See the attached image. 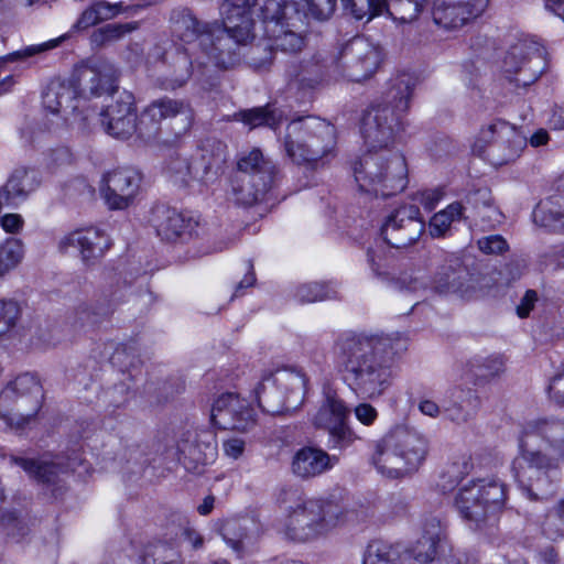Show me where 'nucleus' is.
Returning <instances> with one entry per match:
<instances>
[{
  "instance_id": "25",
  "label": "nucleus",
  "mask_w": 564,
  "mask_h": 564,
  "mask_svg": "<svg viewBox=\"0 0 564 564\" xmlns=\"http://www.w3.org/2000/svg\"><path fill=\"white\" fill-rule=\"evenodd\" d=\"M135 120L137 116L130 95H126L124 98L108 106L100 113V122L105 127L106 132L119 139H126L133 132L139 133V122L137 123Z\"/></svg>"
},
{
  "instance_id": "32",
  "label": "nucleus",
  "mask_w": 564,
  "mask_h": 564,
  "mask_svg": "<svg viewBox=\"0 0 564 564\" xmlns=\"http://www.w3.org/2000/svg\"><path fill=\"white\" fill-rule=\"evenodd\" d=\"M367 260L372 273L378 279L383 282H392L401 291L419 292L426 289V282L423 278L405 274L395 280L392 279L383 252L379 249L369 248Z\"/></svg>"
},
{
  "instance_id": "11",
  "label": "nucleus",
  "mask_w": 564,
  "mask_h": 564,
  "mask_svg": "<svg viewBox=\"0 0 564 564\" xmlns=\"http://www.w3.org/2000/svg\"><path fill=\"white\" fill-rule=\"evenodd\" d=\"M43 392L39 379L23 373L0 392V417L10 426L22 427L42 405Z\"/></svg>"
},
{
  "instance_id": "5",
  "label": "nucleus",
  "mask_w": 564,
  "mask_h": 564,
  "mask_svg": "<svg viewBox=\"0 0 564 564\" xmlns=\"http://www.w3.org/2000/svg\"><path fill=\"white\" fill-rule=\"evenodd\" d=\"M415 79L400 74L391 80L384 100L371 106L362 116L360 133L367 149L392 148L403 130V117L410 107Z\"/></svg>"
},
{
  "instance_id": "42",
  "label": "nucleus",
  "mask_w": 564,
  "mask_h": 564,
  "mask_svg": "<svg viewBox=\"0 0 564 564\" xmlns=\"http://www.w3.org/2000/svg\"><path fill=\"white\" fill-rule=\"evenodd\" d=\"M138 26L137 22L107 24L95 30L90 40L94 45L104 46L122 39L126 34L137 30Z\"/></svg>"
},
{
  "instance_id": "55",
  "label": "nucleus",
  "mask_w": 564,
  "mask_h": 564,
  "mask_svg": "<svg viewBox=\"0 0 564 564\" xmlns=\"http://www.w3.org/2000/svg\"><path fill=\"white\" fill-rule=\"evenodd\" d=\"M100 19L98 15V11L96 9L95 3H91L87 9H85L77 21L72 26L74 31H84L87 30L98 23H100Z\"/></svg>"
},
{
  "instance_id": "6",
  "label": "nucleus",
  "mask_w": 564,
  "mask_h": 564,
  "mask_svg": "<svg viewBox=\"0 0 564 564\" xmlns=\"http://www.w3.org/2000/svg\"><path fill=\"white\" fill-rule=\"evenodd\" d=\"M352 172L359 189L376 196L394 195L408 184L405 158L393 148L367 149L355 161Z\"/></svg>"
},
{
  "instance_id": "39",
  "label": "nucleus",
  "mask_w": 564,
  "mask_h": 564,
  "mask_svg": "<svg viewBox=\"0 0 564 564\" xmlns=\"http://www.w3.org/2000/svg\"><path fill=\"white\" fill-rule=\"evenodd\" d=\"M247 520L226 519L217 523V531L223 540L236 552H241L247 538Z\"/></svg>"
},
{
  "instance_id": "3",
  "label": "nucleus",
  "mask_w": 564,
  "mask_h": 564,
  "mask_svg": "<svg viewBox=\"0 0 564 564\" xmlns=\"http://www.w3.org/2000/svg\"><path fill=\"white\" fill-rule=\"evenodd\" d=\"M334 350L345 382L356 395L377 399L390 387V358L379 339L346 333L337 338Z\"/></svg>"
},
{
  "instance_id": "27",
  "label": "nucleus",
  "mask_w": 564,
  "mask_h": 564,
  "mask_svg": "<svg viewBox=\"0 0 564 564\" xmlns=\"http://www.w3.org/2000/svg\"><path fill=\"white\" fill-rule=\"evenodd\" d=\"M151 221L158 236L167 241L191 237L196 226L191 218L186 219L176 209L165 206H158L153 209Z\"/></svg>"
},
{
  "instance_id": "14",
  "label": "nucleus",
  "mask_w": 564,
  "mask_h": 564,
  "mask_svg": "<svg viewBox=\"0 0 564 564\" xmlns=\"http://www.w3.org/2000/svg\"><path fill=\"white\" fill-rule=\"evenodd\" d=\"M545 65L543 46L536 41L525 37L509 47L501 68L509 80L525 87L541 76Z\"/></svg>"
},
{
  "instance_id": "60",
  "label": "nucleus",
  "mask_w": 564,
  "mask_h": 564,
  "mask_svg": "<svg viewBox=\"0 0 564 564\" xmlns=\"http://www.w3.org/2000/svg\"><path fill=\"white\" fill-rule=\"evenodd\" d=\"M355 415L360 423L371 425L376 421L378 412L371 404L360 403L355 408Z\"/></svg>"
},
{
  "instance_id": "37",
  "label": "nucleus",
  "mask_w": 564,
  "mask_h": 564,
  "mask_svg": "<svg viewBox=\"0 0 564 564\" xmlns=\"http://www.w3.org/2000/svg\"><path fill=\"white\" fill-rule=\"evenodd\" d=\"M265 32L272 37V50L276 48L285 53H296L304 46V39L302 35L290 31L283 30V22L280 20L279 25L274 28V23H265Z\"/></svg>"
},
{
  "instance_id": "35",
  "label": "nucleus",
  "mask_w": 564,
  "mask_h": 564,
  "mask_svg": "<svg viewBox=\"0 0 564 564\" xmlns=\"http://www.w3.org/2000/svg\"><path fill=\"white\" fill-rule=\"evenodd\" d=\"M533 221L549 230L564 232V199L561 203L542 202L532 213Z\"/></svg>"
},
{
  "instance_id": "46",
  "label": "nucleus",
  "mask_w": 564,
  "mask_h": 564,
  "mask_svg": "<svg viewBox=\"0 0 564 564\" xmlns=\"http://www.w3.org/2000/svg\"><path fill=\"white\" fill-rule=\"evenodd\" d=\"M236 117L251 129L260 126L275 128L278 124V119L274 111L269 110L268 107L243 110L237 113Z\"/></svg>"
},
{
  "instance_id": "2",
  "label": "nucleus",
  "mask_w": 564,
  "mask_h": 564,
  "mask_svg": "<svg viewBox=\"0 0 564 564\" xmlns=\"http://www.w3.org/2000/svg\"><path fill=\"white\" fill-rule=\"evenodd\" d=\"M518 442L517 481L529 499H547L556 490L564 463V417L544 415L525 421Z\"/></svg>"
},
{
  "instance_id": "9",
  "label": "nucleus",
  "mask_w": 564,
  "mask_h": 564,
  "mask_svg": "<svg viewBox=\"0 0 564 564\" xmlns=\"http://www.w3.org/2000/svg\"><path fill=\"white\" fill-rule=\"evenodd\" d=\"M278 175L275 164L259 149L251 150L238 161V173L231 191L237 204L251 206L261 200L273 186Z\"/></svg>"
},
{
  "instance_id": "8",
  "label": "nucleus",
  "mask_w": 564,
  "mask_h": 564,
  "mask_svg": "<svg viewBox=\"0 0 564 564\" xmlns=\"http://www.w3.org/2000/svg\"><path fill=\"white\" fill-rule=\"evenodd\" d=\"M426 453V441L417 432L397 426L378 442L372 460L379 473L398 478L416 469Z\"/></svg>"
},
{
  "instance_id": "12",
  "label": "nucleus",
  "mask_w": 564,
  "mask_h": 564,
  "mask_svg": "<svg viewBox=\"0 0 564 564\" xmlns=\"http://www.w3.org/2000/svg\"><path fill=\"white\" fill-rule=\"evenodd\" d=\"M305 378L294 370H278L262 377L254 389L259 406L269 413L294 410L303 401Z\"/></svg>"
},
{
  "instance_id": "58",
  "label": "nucleus",
  "mask_w": 564,
  "mask_h": 564,
  "mask_svg": "<svg viewBox=\"0 0 564 564\" xmlns=\"http://www.w3.org/2000/svg\"><path fill=\"white\" fill-rule=\"evenodd\" d=\"M246 447V442L243 438L240 437H229L228 440L224 441L223 443V449L226 456L238 459L242 456Z\"/></svg>"
},
{
  "instance_id": "13",
  "label": "nucleus",
  "mask_w": 564,
  "mask_h": 564,
  "mask_svg": "<svg viewBox=\"0 0 564 564\" xmlns=\"http://www.w3.org/2000/svg\"><path fill=\"white\" fill-rule=\"evenodd\" d=\"M506 498L505 484L495 478L478 479L459 489L455 503L466 521L479 525L502 509Z\"/></svg>"
},
{
  "instance_id": "48",
  "label": "nucleus",
  "mask_w": 564,
  "mask_h": 564,
  "mask_svg": "<svg viewBox=\"0 0 564 564\" xmlns=\"http://www.w3.org/2000/svg\"><path fill=\"white\" fill-rule=\"evenodd\" d=\"M21 316V307L17 301L0 300V338L11 332Z\"/></svg>"
},
{
  "instance_id": "40",
  "label": "nucleus",
  "mask_w": 564,
  "mask_h": 564,
  "mask_svg": "<svg viewBox=\"0 0 564 564\" xmlns=\"http://www.w3.org/2000/svg\"><path fill=\"white\" fill-rule=\"evenodd\" d=\"M464 207L460 203L449 204L445 209L436 213L430 220V235L433 238L443 237L451 228V225L463 216Z\"/></svg>"
},
{
  "instance_id": "63",
  "label": "nucleus",
  "mask_w": 564,
  "mask_h": 564,
  "mask_svg": "<svg viewBox=\"0 0 564 564\" xmlns=\"http://www.w3.org/2000/svg\"><path fill=\"white\" fill-rule=\"evenodd\" d=\"M419 410L422 414L433 419L438 417L442 413L441 406L430 399H422L419 403Z\"/></svg>"
},
{
  "instance_id": "34",
  "label": "nucleus",
  "mask_w": 564,
  "mask_h": 564,
  "mask_svg": "<svg viewBox=\"0 0 564 564\" xmlns=\"http://www.w3.org/2000/svg\"><path fill=\"white\" fill-rule=\"evenodd\" d=\"M349 409L345 402L335 392L327 391L318 410L313 415L312 422L316 427L326 430L339 422L347 421Z\"/></svg>"
},
{
  "instance_id": "51",
  "label": "nucleus",
  "mask_w": 564,
  "mask_h": 564,
  "mask_svg": "<svg viewBox=\"0 0 564 564\" xmlns=\"http://www.w3.org/2000/svg\"><path fill=\"white\" fill-rule=\"evenodd\" d=\"M249 65L257 69H265L273 58L272 45L269 42L252 46L247 54Z\"/></svg>"
},
{
  "instance_id": "23",
  "label": "nucleus",
  "mask_w": 564,
  "mask_h": 564,
  "mask_svg": "<svg viewBox=\"0 0 564 564\" xmlns=\"http://www.w3.org/2000/svg\"><path fill=\"white\" fill-rule=\"evenodd\" d=\"M489 0H435L433 21L446 29L456 30L480 17Z\"/></svg>"
},
{
  "instance_id": "29",
  "label": "nucleus",
  "mask_w": 564,
  "mask_h": 564,
  "mask_svg": "<svg viewBox=\"0 0 564 564\" xmlns=\"http://www.w3.org/2000/svg\"><path fill=\"white\" fill-rule=\"evenodd\" d=\"M40 183L37 171L26 167L14 170L0 192V204H17L24 200Z\"/></svg>"
},
{
  "instance_id": "15",
  "label": "nucleus",
  "mask_w": 564,
  "mask_h": 564,
  "mask_svg": "<svg viewBox=\"0 0 564 564\" xmlns=\"http://www.w3.org/2000/svg\"><path fill=\"white\" fill-rule=\"evenodd\" d=\"M210 421L220 430L248 433L257 424V413L247 399L226 392L214 401Z\"/></svg>"
},
{
  "instance_id": "53",
  "label": "nucleus",
  "mask_w": 564,
  "mask_h": 564,
  "mask_svg": "<svg viewBox=\"0 0 564 564\" xmlns=\"http://www.w3.org/2000/svg\"><path fill=\"white\" fill-rule=\"evenodd\" d=\"M62 39L63 37H58V39L51 40V41H47L42 44L30 45L22 51H17L14 53L9 54L7 56V61H17L19 58H26V57H31L33 55L46 52L48 50H52V48L58 46Z\"/></svg>"
},
{
  "instance_id": "1",
  "label": "nucleus",
  "mask_w": 564,
  "mask_h": 564,
  "mask_svg": "<svg viewBox=\"0 0 564 564\" xmlns=\"http://www.w3.org/2000/svg\"><path fill=\"white\" fill-rule=\"evenodd\" d=\"M221 24L217 21L210 23L199 22L188 9H175L171 13L173 33L183 42H197L199 53L194 61L185 55L180 57L178 64L184 72L173 75L162 83L164 89L182 87L189 78L187 65L207 66L212 64L219 68H229L239 61L240 50L247 45L251 37V22L246 10L225 1L220 7Z\"/></svg>"
},
{
  "instance_id": "57",
  "label": "nucleus",
  "mask_w": 564,
  "mask_h": 564,
  "mask_svg": "<svg viewBox=\"0 0 564 564\" xmlns=\"http://www.w3.org/2000/svg\"><path fill=\"white\" fill-rule=\"evenodd\" d=\"M547 393L557 404H564V371L556 373L550 381Z\"/></svg>"
},
{
  "instance_id": "61",
  "label": "nucleus",
  "mask_w": 564,
  "mask_h": 564,
  "mask_svg": "<svg viewBox=\"0 0 564 564\" xmlns=\"http://www.w3.org/2000/svg\"><path fill=\"white\" fill-rule=\"evenodd\" d=\"M180 538L187 542L193 550H200L205 543L203 535L188 525L181 529Z\"/></svg>"
},
{
  "instance_id": "20",
  "label": "nucleus",
  "mask_w": 564,
  "mask_h": 564,
  "mask_svg": "<svg viewBox=\"0 0 564 564\" xmlns=\"http://www.w3.org/2000/svg\"><path fill=\"white\" fill-rule=\"evenodd\" d=\"M446 539L442 521L436 516H427L422 523V535L413 547L414 557L421 563L459 564L454 555L445 554Z\"/></svg>"
},
{
  "instance_id": "36",
  "label": "nucleus",
  "mask_w": 564,
  "mask_h": 564,
  "mask_svg": "<svg viewBox=\"0 0 564 564\" xmlns=\"http://www.w3.org/2000/svg\"><path fill=\"white\" fill-rule=\"evenodd\" d=\"M141 564H186L175 542L158 541L149 545Z\"/></svg>"
},
{
  "instance_id": "7",
  "label": "nucleus",
  "mask_w": 564,
  "mask_h": 564,
  "mask_svg": "<svg viewBox=\"0 0 564 564\" xmlns=\"http://www.w3.org/2000/svg\"><path fill=\"white\" fill-rule=\"evenodd\" d=\"M336 143L333 124L319 118L307 117L288 124L284 149L295 164L317 169L335 156Z\"/></svg>"
},
{
  "instance_id": "24",
  "label": "nucleus",
  "mask_w": 564,
  "mask_h": 564,
  "mask_svg": "<svg viewBox=\"0 0 564 564\" xmlns=\"http://www.w3.org/2000/svg\"><path fill=\"white\" fill-rule=\"evenodd\" d=\"M433 289L440 294L473 297L478 290V276L460 264L443 267L435 275Z\"/></svg>"
},
{
  "instance_id": "26",
  "label": "nucleus",
  "mask_w": 564,
  "mask_h": 564,
  "mask_svg": "<svg viewBox=\"0 0 564 564\" xmlns=\"http://www.w3.org/2000/svg\"><path fill=\"white\" fill-rule=\"evenodd\" d=\"M337 463V456L329 455L317 447L305 446L294 454L291 467L295 476L302 479H311L327 473Z\"/></svg>"
},
{
  "instance_id": "45",
  "label": "nucleus",
  "mask_w": 564,
  "mask_h": 564,
  "mask_svg": "<svg viewBox=\"0 0 564 564\" xmlns=\"http://www.w3.org/2000/svg\"><path fill=\"white\" fill-rule=\"evenodd\" d=\"M165 175L180 187L193 185L191 174V161L185 158H171L165 165Z\"/></svg>"
},
{
  "instance_id": "33",
  "label": "nucleus",
  "mask_w": 564,
  "mask_h": 564,
  "mask_svg": "<svg viewBox=\"0 0 564 564\" xmlns=\"http://www.w3.org/2000/svg\"><path fill=\"white\" fill-rule=\"evenodd\" d=\"M13 462L23 468L30 477L51 488L54 498L62 496L64 487L59 484L62 468L55 463H47L23 457H14Z\"/></svg>"
},
{
  "instance_id": "54",
  "label": "nucleus",
  "mask_w": 564,
  "mask_h": 564,
  "mask_svg": "<svg viewBox=\"0 0 564 564\" xmlns=\"http://www.w3.org/2000/svg\"><path fill=\"white\" fill-rule=\"evenodd\" d=\"M477 245L482 252L488 254H499L508 249L507 241L499 235L482 237Z\"/></svg>"
},
{
  "instance_id": "4",
  "label": "nucleus",
  "mask_w": 564,
  "mask_h": 564,
  "mask_svg": "<svg viewBox=\"0 0 564 564\" xmlns=\"http://www.w3.org/2000/svg\"><path fill=\"white\" fill-rule=\"evenodd\" d=\"M286 512L285 539L305 543L327 535L347 521L348 509L334 499H307L299 489H283L278 498Z\"/></svg>"
},
{
  "instance_id": "21",
  "label": "nucleus",
  "mask_w": 564,
  "mask_h": 564,
  "mask_svg": "<svg viewBox=\"0 0 564 564\" xmlns=\"http://www.w3.org/2000/svg\"><path fill=\"white\" fill-rule=\"evenodd\" d=\"M141 175L130 167L117 169L104 175L101 195L111 209L127 208L137 196Z\"/></svg>"
},
{
  "instance_id": "41",
  "label": "nucleus",
  "mask_w": 564,
  "mask_h": 564,
  "mask_svg": "<svg viewBox=\"0 0 564 564\" xmlns=\"http://www.w3.org/2000/svg\"><path fill=\"white\" fill-rule=\"evenodd\" d=\"M24 249L21 240L11 238L0 245V279L14 270L22 261Z\"/></svg>"
},
{
  "instance_id": "10",
  "label": "nucleus",
  "mask_w": 564,
  "mask_h": 564,
  "mask_svg": "<svg viewBox=\"0 0 564 564\" xmlns=\"http://www.w3.org/2000/svg\"><path fill=\"white\" fill-rule=\"evenodd\" d=\"M525 145L527 139L513 126L496 120L479 130L473 152L498 167L516 162Z\"/></svg>"
},
{
  "instance_id": "18",
  "label": "nucleus",
  "mask_w": 564,
  "mask_h": 564,
  "mask_svg": "<svg viewBox=\"0 0 564 564\" xmlns=\"http://www.w3.org/2000/svg\"><path fill=\"white\" fill-rule=\"evenodd\" d=\"M381 52L368 39L356 36L340 51L338 63L344 75L352 82L369 78L378 68Z\"/></svg>"
},
{
  "instance_id": "43",
  "label": "nucleus",
  "mask_w": 564,
  "mask_h": 564,
  "mask_svg": "<svg viewBox=\"0 0 564 564\" xmlns=\"http://www.w3.org/2000/svg\"><path fill=\"white\" fill-rule=\"evenodd\" d=\"M427 0H386L389 13L402 22H411L417 18Z\"/></svg>"
},
{
  "instance_id": "22",
  "label": "nucleus",
  "mask_w": 564,
  "mask_h": 564,
  "mask_svg": "<svg viewBox=\"0 0 564 564\" xmlns=\"http://www.w3.org/2000/svg\"><path fill=\"white\" fill-rule=\"evenodd\" d=\"M178 460L184 467L199 473L200 467L215 460L217 443L212 431H187L177 443Z\"/></svg>"
},
{
  "instance_id": "47",
  "label": "nucleus",
  "mask_w": 564,
  "mask_h": 564,
  "mask_svg": "<svg viewBox=\"0 0 564 564\" xmlns=\"http://www.w3.org/2000/svg\"><path fill=\"white\" fill-rule=\"evenodd\" d=\"M471 366L475 368L477 376L490 379L505 371V359L501 355L477 357L473 360Z\"/></svg>"
},
{
  "instance_id": "56",
  "label": "nucleus",
  "mask_w": 564,
  "mask_h": 564,
  "mask_svg": "<svg viewBox=\"0 0 564 564\" xmlns=\"http://www.w3.org/2000/svg\"><path fill=\"white\" fill-rule=\"evenodd\" d=\"M101 22L111 20L127 10L122 2L110 3L108 1L94 2Z\"/></svg>"
},
{
  "instance_id": "52",
  "label": "nucleus",
  "mask_w": 564,
  "mask_h": 564,
  "mask_svg": "<svg viewBox=\"0 0 564 564\" xmlns=\"http://www.w3.org/2000/svg\"><path fill=\"white\" fill-rule=\"evenodd\" d=\"M104 315L91 303H80L74 310V324L79 327L95 326Z\"/></svg>"
},
{
  "instance_id": "49",
  "label": "nucleus",
  "mask_w": 564,
  "mask_h": 564,
  "mask_svg": "<svg viewBox=\"0 0 564 564\" xmlns=\"http://www.w3.org/2000/svg\"><path fill=\"white\" fill-rule=\"evenodd\" d=\"M333 291L328 285L319 282H311L296 289L295 297L302 303H312L332 297Z\"/></svg>"
},
{
  "instance_id": "38",
  "label": "nucleus",
  "mask_w": 564,
  "mask_h": 564,
  "mask_svg": "<svg viewBox=\"0 0 564 564\" xmlns=\"http://www.w3.org/2000/svg\"><path fill=\"white\" fill-rule=\"evenodd\" d=\"M362 564H402V558L397 546L384 541L375 540L367 545Z\"/></svg>"
},
{
  "instance_id": "59",
  "label": "nucleus",
  "mask_w": 564,
  "mask_h": 564,
  "mask_svg": "<svg viewBox=\"0 0 564 564\" xmlns=\"http://www.w3.org/2000/svg\"><path fill=\"white\" fill-rule=\"evenodd\" d=\"M538 301V293L534 290H528L517 306V314L521 318L529 316Z\"/></svg>"
},
{
  "instance_id": "28",
  "label": "nucleus",
  "mask_w": 564,
  "mask_h": 564,
  "mask_svg": "<svg viewBox=\"0 0 564 564\" xmlns=\"http://www.w3.org/2000/svg\"><path fill=\"white\" fill-rule=\"evenodd\" d=\"M115 78L113 66L107 62H98L79 70L76 87L82 98L97 97L111 89Z\"/></svg>"
},
{
  "instance_id": "16",
  "label": "nucleus",
  "mask_w": 564,
  "mask_h": 564,
  "mask_svg": "<svg viewBox=\"0 0 564 564\" xmlns=\"http://www.w3.org/2000/svg\"><path fill=\"white\" fill-rule=\"evenodd\" d=\"M425 224L415 205H404L391 212L381 226V236L389 246L401 249L415 243Z\"/></svg>"
},
{
  "instance_id": "64",
  "label": "nucleus",
  "mask_w": 564,
  "mask_h": 564,
  "mask_svg": "<svg viewBox=\"0 0 564 564\" xmlns=\"http://www.w3.org/2000/svg\"><path fill=\"white\" fill-rule=\"evenodd\" d=\"M549 123L554 130H564V108L555 109L550 117Z\"/></svg>"
},
{
  "instance_id": "31",
  "label": "nucleus",
  "mask_w": 564,
  "mask_h": 564,
  "mask_svg": "<svg viewBox=\"0 0 564 564\" xmlns=\"http://www.w3.org/2000/svg\"><path fill=\"white\" fill-rule=\"evenodd\" d=\"M226 162L225 153L219 144L217 151L203 150L191 160V174L193 184L210 185L215 183Z\"/></svg>"
},
{
  "instance_id": "19",
  "label": "nucleus",
  "mask_w": 564,
  "mask_h": 564,
  "mask_svg": "<svg viewBox=\"0 0 564 564\" xmlns=\"http://www.w3.org/2000/svg\"><path fill=\"white\" fill-rule=\"evenodd\" d=\"M110 247L109 238L96 227H84L59 237L57 249L63 254H77L86 264L101 258Z\"/></svg>"
},
{
  "instance_id": "50",
  "label": "nucleus",
  "mask_w": 564,
  "mask_h": 564,
  "mask_svg": "<svg viewBox=\"0 0 564 564\" xmlns=\"http://www.w3.org/2000/svg\"><path fill=\"white\" fill-rule=\"evenodd\" d=\"M328 432V446L334 449H344L350 446L356 436L346 421L339 422L332 427L326 429Z\"/></svg>"
},
{
  "instance_id": "62",
  "label": "nucleus",
  "mask_w": 564,
  "mask_h": 564,
  "mask_svg": "<svg viewBox=\"0 0 564 564\" xmlns=\"http://www.w3.org/2000/svg\"><path fill=\"white\" fill-rule=\"evenodd\" d=\"M23 218L19 214H6L1 218V226L7 232H19L23 226Z\"/></svg>"
},
{
  "instance_id": "44",
  "label": "nucleus",
  "mask_w": 564,
  "mask_h": 564,
  "mask_svg": "<svg viewBox=\"0 0 564 564\" xmlns=\"http://www.w3.org/2000/svg\"><path fill=\"white\" fill-rule=\"evenodd\" d=\"M345 9L356 19L370 21L386 8V0H341Z\"/></svg>"
},
{
  "instance_id": "17",
  "label": "nucleus",
  "mask_w": 564,
  "mask_h": 564,
  "mask_svg": "<svg viewBox=\"0 0 564 564\" xmlns=\"http://www.w3.org/2000/svg\"><path fill=\"white\" fill-rule=\"evenodd\" d=\"M180 117L182 130H187L193 121V110L183 99L162 97L153 100L139 117V135L145 140L155 139L164 120Z\"/></svg>"
},
{
  "instance_id": "30",
  "label": "nucleus",
  "mask_w": 564,
  "mask_h": 564,
  "mask_svg": "<svg viewBox=\"0 0 564 564\" xmlns=\"http://www.w3.org/2000/svg\"><path fill=\"white\" fill-rule=\"evenodd\" d=\"M82 97L73 84L51 83L43 94V106L52 113L74 112L79 107Z\"/></svg>"
}]
</instances>
